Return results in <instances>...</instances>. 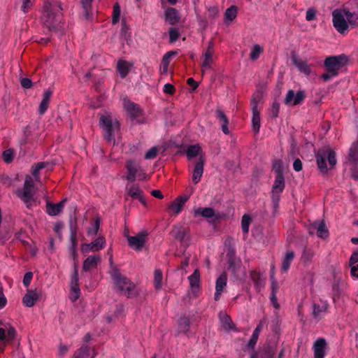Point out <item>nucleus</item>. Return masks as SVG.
<instances>
[{"label": "nucleus", "instance_id": "obj_1", "mask_svg": "<svg viewBox=\"0 0 358 358\" xmlns=\"http://www.w3.org/2000/svg\"><path fill=\"white\" fill-rule=\"evenodd\" d=\"M315 156L317 169L322 176L328 175L329 171L334 169L337 164L336 152L329 147L320 148Z\"/></svg>", "mask_w": 358, "mask_h": 358}, {"label": "nucleus", "instance_id": "obj_2", "mask_svg": "<svg viewBox=\"0 0 358 358\" xmlns=\"http://www.w3.org/2000/svg\"><path fill=\"white\" fill-rule=\"evenodd\" d=\"M110 277L122 295L128 298L134 297L137 292L135 285L125 275H122L115 266H110L109 271Z\"/></svg>", "mask_w": 358, "mask_h": 358}, {"label": "nucleus", "instance_id": "obj_3", "mask_svg": "<svg viewBox=\"0 0 358 358\" xmlns=\"http://www.w3.org/2000/svg\"><path fill=\"white\" fill-rule=\"evenodd\" d=\"M348 62V57L344 54L327 57L324 62L326 73L322 75L323 80L327 82L332 78L338 76L339 71L344 67Z\"/></svg>", "mask_w": 358, "mask_h": 358}, {"label": "nucleus", "instance_id": "obj_4", "mask_svg": "<svg viewBox=\"0 0 358 358\" xmlns=\"http://www.w3.org/2000/svg\"><path fill=\"white\" fill-rule=\"evenodd\" d=\"M60 17L55 11L54 6L49 0L44 2L42 22L49 31H57Z\"/></svg>", "mask_w": 358, "mask_h": 358}, {"label": "nucleus", "instance_id": "obj_5", "mask_svg": "<svg viewBox=\"0 0 358 358\" xmlns=\"http://www.w3.org/2000/svg\"><path fill=\"white\" fill-rule=\"evenodd\" d=\"M99 125L103 129V138L111 142L114 140V134L120 129V124L116 119L113 120L110 115H102L99 118Z\"/></svg>", "mask_w": 358, "mask_h": 358}, {"label": "nucleus", "instance_id": "obj_6", "mask_svg": "<svg viewBox=\"0 0 358 358\" xmlns=\"http://www.w3.org/2000/svg\"><path fill=\"white\" fill-rule=\"evenodd\" d=\"M17 331L12 326L0 328V352H3L6 345L12 343L16 336Z\"/></svg>", "mask_w": 358, "mask_h": 358}, {"label": "nucleus", "instance_id": "obj_7", "mask_svg": "<svg viewBox=\"0 0 358 358\" xmlns=\"http://www.w3.org/2000/svg\"><path fill=\"white\" fill-rule=\"evenodd\" d=\"M333 16V24L336 31L342 34H345L348 29L349 24H348L345 14L338 10H335L332 13Z\"/></svg>", "mask_w": 358, "mask_h": 358}, {"label": "nucleus", "instance_id": "obj_8", "mask_svg": "<svg viewBox=\"0 0 358 358\" xmlns=\"http://www.w3.org/2000/svg\"><path fill=\"white\" fill-rule=\"evenodd\" d=\"M148 236V233L147 231H141L136 236H128L129 245L135 250H141L146 243Z\"/></svg>", "mask_w": 358, "mask_h": 358}, {"label": "nucleus", "instance_id": "obj_9", "mask_svg": "<svg viewBox=\"0 0 358 358\" xmlns=\"http://www.w3.org/2000/svg\"><path fill=\"white\" fill-rule=\"evenodd\" d=\"M306 95L303 91L299 90L296 94L294 90H290L288 91L285 99V103L287 105L292 104L293 106H296L301 104L303 101L305 99Z\"/></svg>", "mask_w": 358, "mask_h": 358}, {"label": "nucleus", "instance_id": "obj_10", "mask_svg": "<svg viewBox=\"0 0 358 358\" xmlns=\"http://www.w3.org/2000/svg\"><path fill=\"white\" fill-rule=\"evenodd\" d=\"M227 284V274L222 272L217 278L215 282V292L214 294L215 301H218Z\"/></svg>", "mask_w": 358, "mask_h": 358}, {"label": "nucleus", "instance_id": "obj_11", "mask_svg": "<svg viewBox=\"0 0 358 358\" xmlns=\"http://www.w3.org/2000/svg\"><path fill=\"white\" fill-rule=\"evenodd\" d=\"M204 162V157L200 156L194 164L192 171V182L194 184H197L201 180L203 173Z\"/></svg>", "mask_w": 358, "mask_h": 358}, {"label": "nucleus", "instance_id": "obj_12", "mask_svg": "<svg viewBox=\"0 0 358 358\" xmlns=\"http://www.w3.org/2000/svg\"><path fill=\"white\" fill-rule=\"evenodd\" d=\"M34 189L24 187L22 189H18L17 192V196L26 204L27 208L31 206L34 199Z\"/></svg>", "mask_w": 358, "mask_h": 358}, {"label": "nucleus", "instance_id": "obj_13", "mask_svg": "<svg viewBox=\"0 0 358 358\" xmlns=\"http://www.w3.org/2000/svg\"><path fill=\"white\" fill-rule=\"evenodd\" d=\"M310 229L316 230L317 236L322 239H326L329 237V230L324 220L315 221L310 224Z\"/></svg>", "mask_w": 358, "mask_h": 358}, {"label": "nucleus", "instance_id": "obj_14", "mask_svg": "<svg viewBox=\"0 0 358 358\" xmlns=\"http://www.w3.org/2000/svg\"><path fill=\"white\" fill-rule=\"evenodd\" d=\"M214 54V43L212 41H210L208 44V48L203 55L204 59L201 64V68L203 73L204 72V69H210L211 66V64L213 62V56Z\"/></svg>", "mask_w": 358, "mask_h": 358}, {"label": "nucleus", "instance_id": "obj_15", "mask_svg": "<svg viewBox=\"0 0 358 358\" xmlns=\"http://www.w3.org/2000/svg\"><path fill=\"white\" fill-rule=\"evenodd\" d=\"M327 345V341L323 338L316 340L313 346L315 358H324Z\"/></svg>", "mask_w": 358, "mask_h": 358}, {"label": "nucleus", "instance_id": "obj_16", "mask_svg": "<svg viewBox=\"0 0 358 358\" xmlns=\"http://www.w3.org/2000/svg\"><path fill=\"white\" fill-rule=\"evenodd\" d=\"M66 202V199H62L58 203H53L48 201L46 203V212L51 216H56L59 215L63 210L64 204Z\"/></svg>", "mask_w": 358, "mask_h": 358}, {"label": "nucleus", "instance_id": "obj_17", "mask_svg": "<svg viewBox=\"0 0 358 358\" xmlns=\"http://www.w3.org/2000/svg\"><path fill=\"white\" fill-rule=\"evenodd\" d=\"M190 287L194 296L197 295V292L200 290V272L199 269H195L192 274L188 277Z\"/></svg>", "mask_w": 358, "mask_h": 358}, {"label": "nucleus", "instance_id": "obj_18", "mask_svg": "<svg viewBox=\"0 0 358 358\" xmlns=\"http://www.w3.org/2000/svg\"><path fill=\"white\" fill-rule=\"evenodd\" d=\"M250 276L254 282L255 289L258 292H261L265 286V278L262 277V273L257 271H251Z\"/></svg>", "mask_w": 358, "mask_h": 358}, {"label": "nucleus", "instance_id": "obj_19", "mask_svg": "<svg viewBox=\"0 0 358 358\" xmlns=\"http://www.w3.org/2000/svg\"><path fill=\"white\" fill-rule=\"evenodd\" d=\"M292 62L293 64L298 68L301 73H304L306 76L310 75L311 69L306 61L302 60L296 55H294L292 57Z\"/></svg>", "mask_w": 358, "mask_h": 358}, {"label": "nucleus", "instance_id": "obj_20", "mask_svg": "<svg viewBox=\"0 0 358 358\" xmlns=\"http://www.w3.org/2000/svg\"><path fill=\"white\" fill-rule=\"evenodd\" d=\"M124 106L132 118H136L141 114V109L139 106L128 99L124 100Z\"/></svg>", "mask_w": 358, "mask_h": 358}, {"label": "nucleus", "instance_id": "obj_21", "mask_svg": "<svg viewBox=\"0 0 358 358\" xmlns=\"http://www.w3.org/2000/svg\"><path fill=\"white\" fill-rule=\"evenodd\" d=\"M126 169L127 171V180L134 182L140 169V166L136 164L134 160H127L126 162Z\"/></svg>", "mask_w": 358, "mask_h": 358}, {"label": "nucleus", "instance_id": "obj_22", "mask_svg": "<svg viewBox=\"0 0 358 358\" xmlns=\"http://www.w3.org/2000/svg\"><path fill=\"white\" fill-rule=\"evenodd\" d=\"M52 94L53 91L50 88L45 90L38 108V113L40 115H43L47 111Z\"/></svg>", "mask_w": 358, "mask_h": 358}, {"label": "nucleus", "instance_id": "obj_23", "mask_svg": "<svg viewBox=\"0 0 358 358\" xmlns=\"http://www.w3.org/2000/svg\"><path fill=\"white\" fill-rule=\"evenodd\" d=\"M166 20L171 25H175L180 20L179 12L175 8H168L165 11Z\"/></svg>", "mask_w": 358, "mask_h": 358}, {"label": "nucleus", "instance_id": "obj_24", "mask_svg": "<svg viewBox=\"0 0 358 358\" xmlns=\"http://www.w3.org/2000/svg\"><path fill=\"white\" fill-rule=\"evenodd\" d=\"M188 199V196H180L177 197L170 205V210L176 214H178Z\"/></svg>", "mask_w": 358, "mask_h": 358}, {"label": "nucleus", "instance_id": "obj_25", "mask_svg": "<svg viewBox=\"0 0 358 358\" xmlns=\"http://www.w3.org/2000/svg\"><path fill=\"white\" fill-rule=\"evenodd\" d=\"M215 116L216 118L218 120L219 122L221 124V129L222 131L224 134H229V129L228 128L229 124V119L224 114V113L220 110L217 109L215 111Z\"/></svg>", "mask_w": 358, "mask_h": 358}, {"label": "nucleus", "instance_id": "obj_26", "mask_svg": "<svg viewBox=\"0 0 358 358\" xmlns=\"http://www.w3.org/2000/svg\"><path fill=\"white\" fill-rule=\"evenodd\" d=\"M38 299V295L36 291L28 289L27 294L22 299L24 305L31 308L34 306L36 301Z\"/></svg>", "mask_w": 358, "mask_h": 358}, {"label": "nucleus", "instance_id": "obj_27", "mask_svg": "<svg viewBox=\"0 0 358 358\" xmlns=\"http://www.w3.org/2000/svg\"><path fill=\"white\" fill-rule=\"evenodd\" d=\"M133 66L132 63H129L125 60H119L117 64V70L122 78H126L131 68Z\"/></svg>", "mask_w": 358, "mask_h": 358}, {"label": "nucleus", "instance_id": "obj_28", "mask_svg": "<svg viewBox=\"0 0 358 358\" xmlns=\"http://www.w3.org/2000/svg\"><path fill=\"white\" fill-rule=\"evenodd\" d=\"M128 194L134 199H138L142 203H145V199L143 195V191L136 184L131 186L128 189Z\"/></svg>", "mask_w": 358, "mask_h": 358}, {"label": "nucleus", "instance_id": "obj_29", "mask_svg": "<svg viewBox=\"0 0 358 358\" xmlns=\"http://www.w3.org/2000/svg\"><path fill=\"white\" fill-rule=\"evenodd\" d=\"M266 323V322L264 320H262L258 324V325L257 326V327L255 328V329L254 330L253 333H252V335L248 343V348H255V345H256L257 342V340H258V338H259V332L261 331V330L262 329V327H263V325Z\"/></svg>", "mask_w": 358, "mask_h": 358}, {"label": "nucleus", "instance_id": "obj_30", "mask_svg": "<svg viewBox=\"0 0 358 358\" xmlns=\"http://www.w3.org/2000/svg\"><path fill=\"white\" fill-rule=\"evenodd\" d=\"M343 13L346 17L349 27L355 28L358 26V14L355 12H350L349 10L344 9Z\"/></svg>", "mask_w": 358, "mask_h": 358}, {"label": "nucleus", "instance_id": "obj_31", "mask_svg": "<svg viewBox=\"0 0 358 358\" xmlns=\"http://www.w3.org/2000/svg\"><path fill=\"white\" fill-rule=\"evenodd\" d=\"M100 259L99 257L90 256L86 258L83 262V269L84 271H90L92 268H95L97 266Z\"/></svg>", "mask_w": 358, "mask_h": 358}, {"label": "nucleus", "instance_id": "obj_32", "mask_svg": "<svg viewBox=\"0 0 358 358\" xmlns=\"http://www.w3.org/2000/svg\"><path fill=\"white\" fill-rule=\"evenodd\" d=\"M171 233L176 239L180 240V241H185L187 231L186 228L182 226H176L173 229Z\"/></svg>", "mask_w": 358, "mask_h": 358}, {"label": "nucleus", "instance_id": "obj_33", "mask_svg": "<svg viewBox=\"0 0 358 358\" xmlns=\"http://www.w3.org/2000/svg\"><path fill=\"white\" fill-rule=\"evenodd\" d=\"M285 187V176H275V181L272 187V192L282 193Z\"/></svg>", "mask_w": 358, "mask_h": 358}, {"label": "nucleus", "instance_id": "obj_34", "mask_svg": "<svg viewBox=\"0 0 358 358\" xmlns=\"http://www.w3.org/2000/svg\"><path fill=\"white\" fill-rule=\"evenodd\" d=\"M201 148L199 144L190 145L186 150V155L188 160L192 159L194 157L199 155Z\"/></svg>", "mask_w": 358, "mask_h": 358}, {"label": "nucleus", "instance_id": "obj_35", "mask_svg": "<svg viewBox=\"0 0 358 358\" xmlns=\"http://www.w3.org/2000/svg\"><path fill=\"white\" fill-rule=\"evenodd\" d=\"M189 319L186 316L181 317L178 320V332L186 334L189 331Z\"/></svg>", "mask_w": 358, "mask_h": 358}, {"label": "nucleus", "instance_id": "obj_36", "mask_svg": "<svg viewBox=\"0 0 358 358\" xmlns=\"http://www.w3.org/2000/svg\"><path fill=\"white\" fill-rule=\"evenodd\" d=\"M295 254L293 251H288L287 252L282 262V271L284 272H287L289 269L292 262L293 261L294 258Z\"/></svg>", "mask_w": 358, "mask_h": 358}, {"label": "nucleus", "instance_id": "obj_37", "mask_svg": "<svg viewBox=\"0 0 358 358\" xmlns=\"http://www.w3.org/2000/svg\"><path fill=\"white\" fill-rule=\"evenodd\" d=\"M348 160L350 163L353 164H357L358 163V143H353L351 148H350Z\"/></svg>", "mask_w": 358, "mask_h": 358}, {"label": "nucleus", "instance_id": "obj_38", "mask_svg": "<svg viewBox=\"0 0 358 358\" xmlns=\"http://www.w3.org/2000/svg\"><path fill=\"white\" fill-rule=\"evenodd\" d=\"M46 166L47 163L45 162H38L32 166L31 174L37 182H40L41 180V178L39 176L40 171L46 167Z\"/></svg>", "mask_w": 358, "mask_h": 358}, {"label": "nucleus", "instance_id": "obj_39", "mask_svg": "<svg viewBox=\"0 0 358 358\" xmlns=\"http://www.w3.org/2000/svg\"><path fill=\"white\" fill-rule=\"evenodd\" d=\"M252 112V129L256 134L259 132L261 122H260V113L259 110H255Z\"/></svg>", "mask_w": 358, "mask_h": 358}, {"label": "nucleus", "instance_id": "obj_40", "mask_svg": "<svg viewBox=\"0 0 358 358\" xmlns=\"http://www.w3.org/2000/svg\"><path fill=\"white\" fill-rule=\"evenodd\" d=\"M195 215H201L206 218H211L215 216V210L212 208H200L195 210Z\"/></svg>", "mask_w": 358, "mask_h": 358}, {"label": "nucleus", "instance_id": "obj_41", "mask_svg": "<svg viewBox=\"0 0 358 358\" xmlns=\"http://www.w3.org/2000/svg\"><path fill=\"white\" fill-rule=\"evenodd\" d=\"M238 8L236 6H231L228 8L224 13V17L227 20L230 22L233 21L237 15Z\"/></svg>", "mask_w": 358, "mask_h": 358}, {"label": "nucleus", "instance_id": "obj_42", "mask_svg": "<svg viewBox=\"0 0 358 358\" xmlns=\"http://www.w3.org/2000/svg\"><path fill=\"white\" fill-rule=\"evenodd\" d=\"M92 0H81L82 6L84 10V15L87 20H89L92 15Z\"/></svg>", "mask_w": 358, "mask_h": 358}, {"label": "nucleus", "instance_id": "obj_43", "mask_svg": "<svg viewBox=\"0 0 358 358\" xmlns=\"http://www.w3.org/2000/svg\"><path fill=\"white\" fill-rule=\"evenodd\" d=\"M273 169L275 176H284V167L280 159L275 160L273 164Z\"/></svg>", "mask_w": 358, "mask_h": 358}, {"label": "nucleus", "instance_id": "obj_44", "mask_svg": "<svg viewBox=\"0 0 358 358\" xmlns=\"http://www.w3.org/2000/svg\"><path fill=\"white\" fill-rule=\"evenodd\" d=\"M262 52L263 48L259 45H255L250 53V58L251 60L255 61Z\"/></svg>", "mask_w": 358, "mask_h": 358}, {"label": "nucleus", "instance_id": "obj_45", "mask_svg": "<svg viewBox=\"0 0 358 358\" xmlns=\"http://www.w3.org/2000/svg\"><path fill=\"white\" fill-rule=\"evenodd\" d=\"M70 240L71 243L70 250H75V249H77L78 245L77 231L76 229L73 228L72 226H71Z\"/></svg>", "mask_w": 358, "mask_h": 358}, {"label": "nucleus", "instance_id": "obj_46", "mask_svg": "<svg viewBox=\"0 0 358 358\" xmlns=\"http://www.w3.org/2000/svg\"><path fill=\"white\" fill-rule=\"evenodd\" d=\"M162 272L160 269H155L154 273V283L156 289H159L162 285Z\"/></svg>", "mask_w": 358, "mask_h": 358}, {"label": "nucleus", "instance_id": "obj_47", "mask_svg": "<svg viewBox=\"0 0 358 358\" xmlns=\"http://www.w3.org/2000/svg\"><path fill=\"white\" fill-rule=\"evenodd\" d=\"M12 236V231L9 228H3L0 231V242L4 244L6 241L10 239Z\"/></svg>", "mask_w": 358, "mask_h": 358}, {"label": "nucleus", "instance_id": "obj_48", "mask_svg": "<svg viewBox=\"0 0 358 358\" xmlns=\"http://www.w3.org/2000/svg\"><path fill=\"white\" fill-rule=\"evenodd\" d=\"M106 240L104 237L99 236L95 241L92 242V246L94 247L95 251H98L105 247Z\"/></svg>", "mask_w": 358, "mask_h": 358}, {"label": "nucleus", "instance_id": "obj_49", "mask_svg": "<svg viewBox=\"0 0 358 358\" xmlns=\"http://www.w3.org/2000/svg\"><path fill=\"white\" fill-rule=\"evenodd\" d=\"M178 54V52L176 51H169L167 52L162 58V64L164 66V71H166L169 64L170 59L175 55Z\"/></svg>", "mask_w": 358, "mask_h": 358}, {"label": "nucleus", "instance_id": "obj_50", "mask_svg": "<svg viewBox=\"0 0 358 358\" xmlns=\"http://www.w3.org/2000/svg\"><path fill=\"white\" fill-rule=\"evenodd\" d=\"M251 218L248 215H244L242 217L241 227L244 234H248L249 231V226L250 224Z\"/></svg>", "mask_w": 358, "mask_h": 358}, {"label": "nucleus", "instance_id": "obj_51", "mask_svg": "<svg viewBox=\"0 0 358 358\" xmlns=\"http://www.w3.org/2000/svg\"><path fill=\"white\" fill-rule=\"evenodd\" d=\"M275 354V348L273 345H268L264 349L262 358H274Z\"/></svg>", "mask_w": 358, "mask_h": 358}, {"label": "nucleus", "instance_id": "obj_52", "mask_svg": "<svg viewBox=\"0 0 358 358\" xmlns=\"http://www.w3.org/2000/svg\"><path fill=\"white\" fill-rule=\"evenodd\" d=\"M280 110V104L276 101H274L269 109V116L273 118H276L278 116Z\"/></svg>", "mask_w": 358, "mask_h": 358}, {"label": "nucleus", "instance_id": "obj_53", "mask_svg": "<svg viewBox=\"0 0 358 358\" xmlns=\"http://www.w3.org/2000/svg\"><path fill=\"white\" fill-rule=\"evenodd\" d=\"M341 291L339 283L337 282H334L332 285V299L334 302H336V301L339 299L341 296Z\"/></svg>", "mask_w": 358, "mask_h": 358}, {"label": "nucleus", "instance_id": "obj_54", "mask_svg": "<svg viewBox=\"0 0 358 358\" xmlns=\"http://www.w3.org/2000/svg\"><path fill=\"white\" fill-rule=\"evenodd\" d=\"M169 39L171 43L176 42L180 36L178 30L175 27H171L169 31Z\"/></svg>", "mask_w": 358, "mask_h": 358}, {"label": "nucleus", "instance_id": "obj_55", "mask_svg": "<svg viewBox=\"0 0 358 358\" xmlns=\"http://www.w3.org/2000/svg\"><path fill=\"white\" fill-rule=\"evenodd\" d=\"M100 226V220L99 219H96L94 220V223L92 227H90L87 229V235L88 236H94L96 235L99 231Z\"/></svg>", "mask_w": 358, "mask_h": 358}, {"label": "nucleus", "instance_id": "obj_56", "mask_svg": "<svg viewBox=\"0 0 358 358\" xmlns=\"http://www.w3.org/2000/svg\"><path fill=\"white\" fill-rule=\"evenodd\" d=\"M120 8L117 3H116L113 7V19L112 22L113 24H116L119 20L120 16Z\"/></svg>", "mask_w": 358, "mask_h": 358}, {"label": "nucleus", "instance_id": "obj_57", "mask_svg": "<svg viewBox=\"0 0 358 358\" xmlns=\"http://www.w3.org/2000/svg\"><path fill=\"white\" fill-rule=\"evenodd\" d=\"M223 327L226 330H231L234 329V324H233L230 317L226 316L222 320Z\"/></svg>", "mask_w": 358, "mask_h": 358}, {"label": "nucleus", "instance_id": "obj_58", "mask_svg": "<svg viewBox=\"0 0 358 358\" xmlns=\"http://www.w3.org/2000/svg\"><path fill=\"white\" fill-rule=\"evenodd\" d=\"M78 281H79L78 270L77 265L75 264L73 274V275L71 277V286L76 287V285H79Z\"/></svg>", "mask_w": 358, "mask_h": 358}, {"label": "nucleus", "instance_id": "obj_59", "mask_svg": "<svg viewBox=\"0 0 358 358\" xmlns=\"http://www.w3.org/2000/svg\"><path fill=\"white\" fill-rule=\"evenodd\" d=\"M158 152V148L157 147L151 148L145 155V159H155Z\"/></svg>", "mask_w": 358, "mask_h": 358}, {"label": "nucleus", "instance_id": "obj_60", "mask_svg": "<svg viewBox=\"0 0 358 358\" xmlns=\"http://www.w3.org/2000/svg\"><path fill=\"white\" fill-rule=\"evenodd\" d=\"M3 159L7 163H10L13 159V152L10 149L6 150L3 152Z\"/></svg>", "mask_w": 358, "mask_h": 358}, {"label": "nucleus", "instance_id": "obj_61", "mask_svg": "<svg viewBox=\"0 0 358 358\" xmlns=\"http://www.w3.org/2000/svg\"><path fill=\"white\" fill-rule=\"evenodd\" d=\"M33 278V273L31 271L27 272L23 278V285L24 287H27L30 285L31 280Z\"/></svg>", "mask_w": 358, "mask_h": 358}, {"label": "nucleus", "instance_id": "obj_62", "mask_svg": "<svg viewBox=\"0 0 358 358\" xmlns=\"http://www.w3.org/2000/svg\"><path fill=\"white\" fill-rule=\"evenodd\" d=\"M323 308L319 304L313 303V315L315 317H319L321 313H323Z\"/></svg>", "mask_w": 358, "mask_h": 358}, {"label": "nucleus", "instance_id": "obj_63", "mask_svg": "<svg viewBox=\"0 0 358 358\" xmlns=\"http://www.w3.org/2000/svg\"><path fill=\"white\" fill-rule=\"evenodd\" d=\"M175 87L172 84L166 83L164 85L163 92L165 94L173 95L175 93Z\"/></svg>", "mask_w": 358, "mask_h": 358}, {"label": "nucleus", "instance_id": "obj_64", "mask_svg": "<svg viewBox=\"0 0 358 358\" xmlns=\"http://www.w3.org/2000/svg\"><path fill=\"white\" fill-rule=\"evenodd\" d=\"M315 17H316V12L315 10V9L309 8L306 11V20L307 21H312V20H315Z\"/></svg>", "mask_w": 358, "mask_h": 358}]
</instances>
